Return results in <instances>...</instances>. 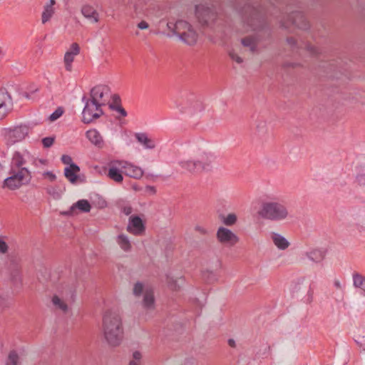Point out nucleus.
I'll return each instance as SVG.
<instances>
[{"label": "nucleus", "instance_id": "c85d7f7f", "mask_svg": "<svg viewBox=\"0 0 365 365\" xmlns=\"http://www.w3.org/2000/svg\"><path fill=\"white\" fill-rule=\"evenodd\" d=\"M19 356L14 350L9 353L5 365H20Z\"/></svg>", "mask_w": 365, "mask_h": 365}, {"label": "nucleus", "instance_id": "4c0bfd02", "mask_svg": "<svg viewBox=\"0 0 365 365\" xmlns=\"http://www.w3.org/2000/svg\"><path fill=\"white\" fill-rule=\"evenodd\" d=\"M63 108L59 107L49 116V120L51 121H54L59 118L63 115Z\"/></svg>", "mask_w": 365, "mask_h": 365}, {"label": "nucleus", "instance_id": "09e8293b", "mask_svg": "<svg viewBox=\"0 0 365 365\" xmlns=\"http://www.w3.org/2000/svg\"><path fill=\"white\" fill-rule=\"evenodd\" d=\"M230 57L235 61H236L238 63H242L243 60L242 58L239 56L237 53H235L234 51H230L229 53Z\"/></svg>", "mask_w": 365, "mask_h": 365}, {"label": "nucleus", "instance_id": "f704fd0d", "mask_svg": "<svg viewBox=\"0 0 365 365\" xmlns=\"http://www.w3.org/2000/svg\"><path fill=\"white\" fill-rule=\"evenodd\" d=\"M222 222L227 226H232L236 223L237 216L234 213H230L223 219Z\"/></svg>", "mask_w": 365, "mask_h": 365}, {"label": "nucleus", "instance_id": "13d9d810", "mask_svg": "<svg viewBox=\"0 0 365 365\" xmlns=\"http://www.w3.org/2000/svg\"><path fill=\"white\" fill-rule=\"evenodd\" d=\"M44 175L48 176L51 181H54L56 178V175L51 172H46Z\"/></svg>", "mask_w": 365, "mask_h": 365}, {"label": "nucleus", "instance_id": "052dcab7", "mask_svg": "<svg viewBox=\"0 0 365 365\" xmlns=\"http://www.w3.org/2000/svg\"><path fill=\"white\" fill-rule=\"evenodd\" d=\"M228 344L230 346L235 348L236 346L235 341L232 339L228 340Z\"/></svg>", "mask_w": 365, "mask_h": 365}, {"label": "nucleus", "instance_id": "58836bf2", "mask_svg": "<svg viewBox=\"0 0 365 365\" xmlns=\"http://www.w3.org/2000/svg\"><path fill=\"white\" fill-rule=\"evenodd\" d=\"M55 141V137H46L42 139V143L44 148L51 147Z\"/></svg>", "mask_w": 365, "mask_h": 365}, {"label": "nucleus", "instance_id": "ddd939ff", "mask_svg": "<svg viewBox=\"0 0 365 365\" xmlns=\"http://www.w3.org/2000/svg\"><path fill=\"white\" fill-rule=\"evenodd\" d=\"M126 230L135 236H141L145 233V226L140 217L131 215L129 217Z\"/></svg>", "mask_w": 365, "mask_h": 365}, {"label": "nucleus", "instance_id": "4d7b16f0", "mask_svg": "<svg viewBox=\"0 0 365 365\" xmlns=\"http://www.w3.org/2000/svg\"><path fill=\"white\" fill-rule=\"evenodd\" d=\"M133 211V209L130 206H125L123 209V212L125 215H129Z\"/></svg>", "mask_w": 365, "mask_h": 365}, {"label": "nucleus", "instance_id": "0e129e2a", "mask_svg": "<svg viewBox=\"0 0 365 365\" xmlns=\"http://www.w3.org/2000/svg\"><path fill=\"white\" fill-rule=\"evenodd\" d=\"M129 365H140V362L132 360L130 361Z\"/></svg>", "mask_w": 365, "mask_h": 365}, {"label": "nucleus", "instance_id": "8fccbe9b", "mask_svg": "<svg viewBox=\"0 0 365 365\" xmlns=\"http://www.w3.org/2000/svg\"><path fill=\"white\" fill-rule=\"evenodd\" d=\"M168 286L170 288L174 291H177L179 289L180 287L178 285L177 282L173 279H170L168 282Z\"/></svg>", "mask_w": 365, "mask_h": 365}, {"label": "nucleus", "instance_id": "f3484780", "mask_svg": "<svg viewBox=\"0 0 365 365\" xmlns=\"http://www.w3.org/2000/svg\"><path fill=\"white\" fill-rule=\"evenodd\" d=\"M86 137L93 145L98 148L104 147V140L101 133L96 129H90L86 132Z\"/></svg>", "mask_w": 365, "mask_h": 365}, {"label": "nucleus", "instance_id": "6e6552de", "mask_svg": "<svg viewBox=\"0 0 365 365\" xmlns=\"http://www.w3.org/2000/svg\"><path fill=\"white\" fill-rule=\"evenodd\" d=\"M123 164H125L124 160H113L108 162L107 177L116 183H121L123 181Z\"/></svg>", "mask_w": 365, "mask_h": 365}, {"label": "nucleus", "instance_id": "4468645a", "mask_svg": "<svg viewBox=\"0 0 365 365\" xmlns=\"http://www.w3.org/2000/svg\"><path fill=\"white\" fill-rule=\"evenodd\" d=\"M26 160L19 152H15L11 162L10 171L20 173L21 170H28L24 166Z\"/></svg>", "mask_w": 365, "mask_h": 365}, {"label": "nucleus", "instance_id": "f8f14e48", "mask_svg": "<svg viewBox=\"0 0 365 365\" xmlns=\"http://www.w3.org/2000/svg\"><path fill=\"white\" fill-rule=\"evenodd\" d=\"M290 25H294L301 29H307L309 27V23L302 13L295 11L289 16L287 21L282 22V26L285 28L289 27Z\"/></svg>", "mask_w": 365, "mask_h": 365}, {"label": "nucleus", "instance_id": "f257e3e1", "mask_svg": "<svg viewBox=\"0 0 365 365\" xmlns=\"http://www.w3.org/2000/svg\"><path fill=\"white\" fill-rule=\"evenodd\" d=\"M104 337L110 346H118L123 339V326L120 315L113 311H107L103 317Z\"/></svg>", "mask_w": 365, "mask_h": 365}, {"label": "nucleus", "instance_id": "6ab92c4d", "mask_svg": "<svg viewBox=\"0 0 365 365\" xmlns=\"http://www.w3.org/2000/svg\"><path fill=\"white\" fill-rule=\"evenodd\" d=\"M142 304L143 308L146 310H153L155 309V297L154 292L152 289H145Z\"/></svg>", "mask_w": 365, "mask_h": 365}, {"label": "nucleus", "instance_id": "2f4dec72", "mask_svg": "<svg viewBox=\"0 0 365 365\" xmlns=\"http://www.w3.org/2000/svg\"><path fill=\"white\" fill-rule=\"evenodd\" d=\"M242 43L244 46L249 47L250 51L254 53L257 48V41L252 37H245L242 39Z\"/></svg>", "mask_w": 365, "mask_h": 365}, {"label": "nucleus", "instance_id": "5701e85b", "mask_svg": "<svg viewBox=\"0 0 365 365\" xmlns=\"http://www.w3.org/2000/svg\"><path fill=\"white\" fill-rule=\"evenodd\" d=\"M181 169L190 174H199L195 160H183L179 162Z\"/></svg>", "mask_w": 365, "mask_h": 365}, {"label": "nucleus", "instance_id": "e2e57ef3", "mask_svg": "<svg viewBox=\"0 0 365 365\" xmlns=\"http://www.w3.org/2000/svg\"><path fill=\"white\" fill-rule=\"evenodd\" d=\"M252 18L251 19V20H248L247 21V24L251 27L252 29L255 30L256 29V28L253 26V24H252Z\"/></svg>", "mask_w": 365, "mask_h": 365}, {"label": "nucleus", "instance_id": "bb28decb", "mask_svg": "<svg viewBox=\"0 0 365 365\" xmlns=\"http://www.w3.org/2000/svg\"><path fill=\"white\" fill-rule=\"evenodd\" d=\"M116 242L120 248L125 252H129L131 250V243L128 237L124 234H120L117 237Z\"/></svg>", "mask_w": 365, "mask_h": 365}, {"label": "nucleus", "instance_id": "c9c22d12", "mask_svg": "<svg viewBox=\"0 0 365 365\" xmlns=\"http://www.w3.org/2000/svg\"><path fill=\"white\" fill-rule=\"evenodd\" d=\"M144 286L141 282H136L133 287V294L135 297H140L141 294L145 292Z\"/></svg>", "mask_w": 365, "mask_h": 365}, {"label": "nucleus", "instance_id": "aec40b11", "mask_svg": "<svg viewBox=\"0 0 365 365\" xmlns=\"http://www.w3.org/2000/svg\"><path fill=\"white\" fill-rule=\"evenodd\" d=\"M76 209H78L82 212H88L91 209V206L87 200H80L73 204L65 214L73 215Z\"/></svg>", "mask_w": 365, "mask_h": 365}, {"label": "nucleus", "instance_id": "0eeeda50", "mask_svg": "<svg viewBox=\"0 0 365 365\" xmlns=\"http://www.w3.org/2000/svg\"><path fill=\"white\" fill-rule=\"evenodd\" d=\"M110 97L111 93L108 86L98 85L91 90L89 98L103 107L109 103Z\"/></svg>", "mask_w": 365, "mask_h": 365}, {"label": "nucleus", "instance_id": "bf43d9fd", "mask_svg": "<svg viewBox=\"0 0 365 365\" xmlns=\"http://www.w3.org/2000/svg\"><path fill=\"white\" fill-rule=\"evenodd\" d=\"M287 42L292 46H294V45H296L297 43V41L294 38H292V37L288 38H287Z\"/></svg>", "mask_w": 365, "mask_h": 365}, {"label": "nucleus", "instance_id": "412c9836", "mask_svg": "<svg viewBox=\"0 0 365 365\" xmlns=\"http://www.w3.org/2000/svg\"><path fill=\"white\" fill-rule=\"evenodd\" d=\"M305 255L311 261L320 263L325 259L327 252L322 249H313L307 252Z\"/></svg>", "mask_w": 365, "mask_h": 365}, {"label": "nucleus", "instance_id": "423d86ee", "mask_svg": "<svg viewBox=\"0 0 365 365\" xmlns=\"http://www.w3.org/2000/svg\"><path fill=\"white\" fill-rule=\"evenodd\" d=\"M29 127L26 125H19L5 129V138L9 144L22 141L29 133Z\"/></svg>", "mask_w": 365, "mask_h": 365}, {"label": "nucleus", "instance_id": "473e14b6", "mask_svg": "<svg viewBox=\"0 0 365 365\" xmlns=\"http://www.w3.org/2000/svg\"><path fill=\"white\" fill-rule=\"evenodd\" d=\"M9 104L12 106V99L11 96L7 92H0V108L1 106Z\"/></svg>", "mask_w": 365, "mask_h": 365}, {"label": "nucleus", "instance_id": "603ef678", "mask_svg": "<svg viewBox=\"0 0 365 365\" xmlns=\"http://www.w3.org/2000/svg\"><path fill=\"white\" fill-rule=\"evenodd\" d=\"M149 27V24L145 21H141L138 24V28L140 29H147Z\"/></svg>", "mask_w": 365, "mask_h": 365}, {"label": "nucleus", "instance_id": "20e7f679", "mask_svg": "<svg viewBox=\"0 0 365 365\" xmlns=\"http://www.w3.org/2000/svg\"><path fill=\"white\" fill-rule=\"evenodd\" d=\"M10 176L4 180L3 187L14 190L19 189L25 183L28 182L31 178L29 170H21L20 173L9 171Z\"/></svg>", "mask_w": 365, "mask_h": 365}, {"label": "nucleus", "instance_id": "9d476101", "mask_svg": "<svg viewBox=\"0 0 365 365\" xmlns=\"http://www.w3.org/2000/svg\"><path fill=\"white\" fill-rule=\"evenodd\" d=\"M217 241L225 246L232 247L239 242V237L230 230L220 227L216 233Z\"/></svg>", "mask_w": 365, "mask_h": 365}, {"label": "nucleus", "instance_id": "de8ad7c7", "mask_svg": "<svg viewBox=\"0 0 365 365\" xmlns=\"http://www.w3.org/2000/svg\"><path fill=\"white\" fill-rule=\"evenodd\" d=\"M167 26L170 31H171L172 32H173V34H175V35L178 36V31L176 29L177 21L175 23H173L172 21H168L167 23Z\"/></svg>", "mask_w": 365, "mask_h": 365}, {"label": "nucleus", "instance_id": "49530a36", "mask_svg": "<svg viewBox=\"0 0 365 365\" xmlns=\"http://www.w3.org/2000/svg\"><path fill=\"white\" fill-rule=\"evenodd\" d=\"M304 48L307 51H309L312 55H317L319 53L318 48L310 44H306Z\"/></svg>", "mask_w": 365, "mask_h": 365}, {"label": "nucleus", "instance_id": "7ed1b4c3", "mask_svg": "<svg viewBox=\"0 0 365 365\" xmlns=\"http://www.w3.org/2000/svg\"><path fill=\"white\" fill-rule=\"evenodd\" d=\"M82 101L85 103L82 111V122L83 123L89 124L103 114L102 106L98 103L86 96L82 98Z\"/></svg>", "mask_w": 365, "mask_h": 365}, {"label": "nucleus", "instance_id": "1a4fd4ad", "mask_svg": "<svg viewBox=\"0 0 365 365\" xmlns=\"http://www.w3.org/2000/svg\"><path fill=\"white\" fill-rule=\"evenodd\" d=\"M195 14L198 21L202 25L209 26L214 23L217 19V12L213 8L205 6V5H197L195 7Z\"/></svg>", "mask_w": 365, "mask_h": 365}, {"label": "nucleus", "instance_id": "f03ea898", "mask_svg": "<svg viewBox=\"0 0 365 365\" xmlns=\"http://www.w3.org/2000/svg\"><path fill=\"white\" fill-rule=\"evenodd\" d=\"M259 214L264 219L276 222L287 219L289 215L285 204L279 201L264 202Z\"/></svg>", "mask_w": 365, "mask_h": 365}, {"label": "nucleus", "instance_id": "5fc2aeb1", "mask_svg": "<svg viewBox=\"0 0 365 365\" xmlns=\"http://www.w3.org/2000/svg\"><path fill=\"white\" fill-rule=\"evenodd\" d=\"M133 361L140 362L142 355H141L140 352H139L138 351H136L133 354Z\"/></svg>", "mask_w": 365, "mask_h": 365}, {"label": "nucleus", "instance_id": "b1692460", "mask_svg": "<svg viewBox=\"0 0 365 365\" xmlns=\"http://www.w3.org/2000/svg\"><path fill=\"white\" fill-rule=\"evenodd\" d=\"M56 4L55 0H50L48 4L44 6V9L42 13L41 20L42 23L45 24L50 20L54 14L55 9L53 6Z\"/></svg>", "mask_w": 365, "mask_h": 365}, {"label": "nucleus", "instance_id": "a211bd4d", "mask_svg": "<svg viewBox=\"0 0 365 365\" xmlns=\"http://www.w3.org/2000/svg\"><path fill=\"white\" fill-rule=\"evenodd\" d=\"M187 106H184L183 112H187L190 114H194L197 112L201 111L203 109V105L202 102L197 100L195 96H192L187 100Z\"/></svg>", "mask_w": 365, "mask_h": 365}, {"label": "nucleus", "instance_id": "ea45409f", "mask_svg": "<svg viewBox=\"0 0 365 365\" xmlns=\"http://www.w3.org/2000/svg\"><path fill=\"white\" fill-rule=\"evenodd\" d=\"M66 52L70 53L74 56H77L80 53V47L77 43H73L68 51Z\"/></svg>", "mask_w": 365, "mask_h": 365}, {"label": "nucleus", "instance_id": "c756f323", "mask_svg": "<svg viewBox=\"0 0 365 365\" xmlns=\"http://www.w3.org/2000/svg\"><path fill=\"white\" fill-rule=\"evenodd\" d=\"M11 279L14 284H17L21 282V276L20 267L18 264H14L11 272Z\"/></svg>", "mask_w": 365, "mask_h": 365}, {"label": "nucleus", "instance_id": "79ce46f5", "mask_svg": "<svg viewBox=\"0 0 365 365\" xmlns=\"http://www.w3.org/2000/svg\"><path fill=\"white\" fill-rule=\"evenodd\" d=\"M112 100H113L112 103L109 104L110 108H113V107H115L114 105L115 106H120L121 105L120 104V98L118 95H116V94L113 95L112 96Z\"/></svg>", "mask_w": 365, "mask_h": 365}, {"label": "nucleus", "instance_id": "680f3d73", "mask_svg": "<svg viewBox=\"0 0 365 365\" xmlns=\"http://www.w3.org/2000/svg\"><path fill=\"white\" fill-rule=\"evenodd\" d=\"M146 190L152 192L153 194L156 192V189L153 186H147Z\"/></svg>", "mask_w": 365, "mask_h": 365}, {"label": "nucleus", "instance_id": "2eb2a0df", "mask_svg": "<svg viewBox=\"0 0 365 365\" xmlns=\"http://www.w3.org/2000/svg\"><path fill=\"white\" fill-rule=\"evenodd\" d=\"M125 164H123V173L130 177L135 179H140L143 175V170L141 168L135 165L128 161H125Z\"/></svg>", "mask_w": 365, "mask_h": 365}, {"label": "nucleus", "instance_id": "3c124183", "mask_svg": "<svg viewBox=\"0 0 365 365\" xmlns=\"http://www.w3.org/2000/svg\"><path fill=\"white\" fill-rule=\"evenodd\" d=\"M334 286L336 289L341 290L343 292V285L341 284V282L338 279H335L334 280Z\"/></svg>", "mask_w": 365, "mask_h": 365}, {"label": "nucleus", "instance_id": "69168bd1", "mask_svg": "<svg viewBox=\"0 0 365 365\" xmlns=\"http://www.w3.org/2000/svg\"><path fill=\"white\" fill-rule=\"evenodd\" d=\"M51 192H52V190H51V188H47V192L48 194H51Z\"/></svg>", "mask_w": 365, "mask_h": 365}, {"label": "nucleus", "instance_id": "9b49d317", "mask_svg": "<svg viewBox=\"0 0 365 365\" xmlns=\"http://www.w3.org/2000/svg\"><path fill=\"white\" fill-rule=\"evenodd\" d=\"M215 155L209 152H202L199 157L195 159L197 168L199 173L203 172H210L213 170Z\"/></svg>", "mask_w": 365, "mask_h": 365}, {"label": "nucleus", "instance_id": "72a5a7b5", "mask_svg": "<svg viewBox=\"0 0 365 365\" xmlns=\"http://www.w3.org/2000/svg\"><path fill=\"white\" fill-rule=\"evenodd\" d=\"M75 56H76L71 54L70 53L66 52L63 61L66 71H71L72 70V63L74 61Z\"/></svg>", "mask_w": 365, "mask_h": 365}, {"label": "nucleus", "instance_id": "39448f33", "mask_svg": "<svg viewBox=\"0 0 365 365\" xmlns=\"http://www.w3.org/2000/svg\"><path fill=\"white\" fill-rule=\"evenodd\" d=\"M176 29L178 36L185 43L194 45L197 42V34L187 21L182 20L178 21Z\"/></svg>", "mask_w": 365, "mask_h": 365}, {"label": "nucleus", "instance_id": "6e6d98bb", "mask_svg": "<svg viewBox=\"0 0 365 365\" xmlns=\"http://www.w3.org/2000/svg\"><path fill=\"white\" fill-rule=\"evenodd\" d=\"M195 230L200 233L201 235H206L207 234V231L205 228L201 227V226H196Z\"/></svg>", "mask_w": 365, "mask_h": 365}, {"label": "nucleus", "instance_id": "e433bc0d", "mask_svg": "<svg viewBox=\"0 0 365 365\" xmlns=\"http://www.w3.org/2000/svg\"><path fill=\"white\" fill-rule=\"evenodd\" d=\"M354 340L361 351H365V336L359 335Z\"/></svg>", "mask_w": 365, "mask_h": 365}, {"label": "nucleus", "instance_id": "a19ab883", "mask_svg": "<svg viewBox=\"0 0 365 365\" xmlns=\"http://www.w3.org/2000/svg\"><path fill=\"white\" fill-rule=\"evenodd\" d=\"M12 106H9V104L1 106L0 108V119L4 118L9 112L11 110Z\"/></svg>", "mask_w": 365, "mask_h": 365}, {"label": "nucleus", "instance_id": "864d4df0", "mask_svg": "<svg viewBox=\"0 0 365 365\" xmlns=\"http://www.w3.org/2000/svg\"><path fill=\"white\" fill-rule=\"evenodd\" d=\"M357 181L359 185H365V174L359 175L357 176Z\"/></svg>", "mask_w": 365, "mask_h": 365}, {"label": "nucleus", "instance_id": "338daca9", "mask_svg": "<svg viewBox=\"0 0 365 365\" xmlns=\"http://www.w3.org/2000/svg\"><path fill=\"white\" fill-rule=\"evenodd\" d=\"M1 302H2V299H1V297H0V306L1 305Z\"/></svg>", "mask_w": 365, "mask_h": 365}, {"label": "nucleus", "instance_id": "7c9ffc66", "mask_svg": "<svg viewBox=\"0 0 365 365\" xmlns=\"http://www.w3.org/2000/svg\"><path fill=\"white\" fill-rule=\"evenodd\" d=\"M53 304L58 309H61L63 312H66L68 310V305L66 303L59 298L57 295H54L52 298Z\"/></svg>", "mask_w": 365, "mask_h": 365}, {"label": "nucleus", "instance_id": "a878e982", "mask_svg": "<svg viewBox=\"0 0 365 365\" xmlns=\"http://www.w3.org/2000/svg\"><path fill=\"white\" fill-rule=\"evenodd\" d=\"M135 136L138 141L143 144L145 148L153 149L155 147V142L149 138L145 133H136Z\"/></svg>", "mask_w": 365, "mask_h": 365}, {"label": "nucleus", "instance_id": "393cba45", "mask_svg": "<svg viewBox=\"0 0 365 365\" xmlns=\"http://www.w3.org/2000/svg\"><path fill=\"white\" fill-rule=\"evenodd\" d=\"M271 238L274 245L279 250H285L289 246V242L278 233H272Z\"/></svg>", "mask_w": 365, "mask_h": 365}, {"label": "nucleus", "instance_id": "4be33fe9", "mask_svg": "<svg viewBox=\"0 0 365 365\" xmlns=\"http://www.w3.org/2000/svg\"><path fill=\"white\" fill-rule=\"evenodd\" d=\"M80 172V168L76 164H71V166L64 169L65 177L73 184L78 180V173Z\"/></svg>", "mask_w": 365, "mask_h": 365}, {"label": "nucleus", "instance_id": "37998d69", "mask_svg": "<svg viewBox=\"0 0 365 365\" xmlns=\"http://www.w3.org/2000/svg\"><path fill=\"white\" fill-rule=\"evenodd\" d=\"M113 108H110L113 110L118 112L122 117H125L127 115L126 110L122 107V106H115Z\"/></svg>", "mask_w": 365, "mask_h": 365}, {"label": "nucleus", "instance_id": "a18cd8bd", "mask_svg": "<svg viewBox=\"0 0 365 365\" xmlns=\"http://www.w3.org/2000/svg\"><path fill=\"white\" fill-rule=\"evenodd\" d=\"M8 248L9 247L6 242L1 237H0V253H6L8 251Z\"/></svg>", "mask_w": 365, "mask_h": 365}, {"label": "nucleus", "instance_id": "dca6fc26", "mask_svg": "<svg viewBox=\"0 0 365 365\" xmlns=\"http://www.w3.org/2000/svg\"><path fill=\"white\" fill-rule=\"evenodd\" d=\"M82 15L92 23L100 21V15L97 10L91 5L85 4L81 7Z\"/></svg>", "mask_w": 365, "mask_h": 365}, {"label": "nucleus", "instance_id": "c03bdc74", "mask_svg": "<svg viewBox=\"0 0 365 365\" xmlns=\"http://www.w3.org/2000/svg\"><path fill=\"white\" fill-rule=\"evenodd\" d=\"M61 162L65 165H69L71 166V164H74L73 163L72 158L70 155H63L61 156Z\"/></svg>", "mask_w": 365, "mask_h": 365}, {"label": "nucleus", "instance_id": "cd10ccee", "mask_svg": "<svg viewBox=\"0 0 365 365\" xmlns=\"http://www.w3.org/2000/svg\"><path fill=\"white\" fill-rule=\"evenodd\" d=\"M353 281L354 287L360 288L364 292V295H365V277L355 272L353 274Z\"/></svg>", "mask_w": 365, "mask_h": 365}]
</instances>
